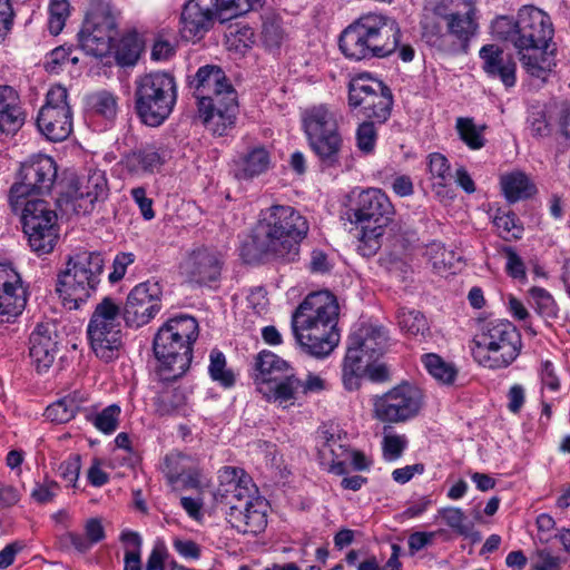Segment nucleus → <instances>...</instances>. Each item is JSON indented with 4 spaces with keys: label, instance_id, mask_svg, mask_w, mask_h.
<instances>
[{
    "label": "nucleus",
    "instance_id": "1",
    "mask_svg": "<svg viewBox=\"0 0 570 570\" xmlns=\"http://www.w3.org/2000/svg\"><path fill=\"white\" fill-rule=\"evenodd\" d=\"M492 36L510 42L531 77L543 81L556 66L554 28L551 18L534 6H523L517 17L500 16L491 23Z\"/></svg>",
    "mask_w": 570,
    "mask_h": 570
},
{
    "label": "nucleus",
    "instance_id": "2",
    "mask_svg": "<svg viewBox=\"0 0 570 570\" xmlns=\"http://www.w3.org/2000/svg\"><path fill=\"white\" fill-rule=\"evenodd\" d=\"M340 306L328 291L308 294L292 314V331L301 348L315 357L330 355L340 343Z\"/></svg>",
    "mask_w": 570,
    "mask_h": 570
},
{
    "label": "nucleus",
    "instance_id": "3",
    "mask_svg": "<svg viewBox=\"0 0 570 570\" xmlns=\"http://www.w3.org/2000/svg\"><path fill=\"white\" fill-rule=\"evenodd\" d=\"M307 232V220L299 212L291 206L273 205L261 212L252 242L258 254L294 262L299 253V242Z\"/></svg>",
    "mask_w": 570,
    "mask_h": 570
},
{
    "label": "nucleus",
    "instance_id": "4",
    "mask_svg": "<svg viewBox=\"0 0 570 570\" xmlns=\"http://www.w3.org/2000/svg\"><path fill=\"white\" fill-rule=\"evenodd\" d=\"M193 86L198 100V114L205 126L223 136L238 112L237 92L218 66L206 65L196 72Z\"/></svg>",
    "mask_w": 570,
    "mask_h": 570
},
{
    "label": "nucleus",
    "instance_id": "5",
    "mask_svg": "<svg viewBox=\"0 0 570 570\" xmlns=\"http://www.w3.org/2000/svg\"><path fill=\"white\" fill-rule=\"evenodd\" d=\"M198 335V322L189 315L171 317L158 328L153 351L159 362L157 374L161 381H175L186 374Z\"/></svg>",
    "mask_w": 570,
    "mask_h": 570
},
{
    "label": "nucleus",
    "instance_id": "6",
    "mask_svg": "<svg viewBox=\"0 0 570 570\" xmlns=\"http://www.w3.org/2000/svg\"><path fill=\"white\" fill-rule=\"evenodd\" d=\"M400 28L395 21L381 14L368 13L346 27L338 39L345 58L354 61L386 57L400 42Z\"/></svg>",
    "mask_w": 570,
    "mask_h": 570
},
{
    "label": "nucleus",
    "instance_id": "7",
    "mask_svg": "<svg viewBox=\"0 0 570 570\" xmlns=\"http://www.w3.org/2000/svg\"><path fill=\"white\" fill-rule=\"evenodd\" d=\"M135 111L147 126H160L177 102L175 77L165 71L145 73L135 80Z\"/></svg>",
    "mask_w": 570,
    "mask_h": 570
},
{
    "label": "nucleus",
    "instance_id": "8",
    "mask_svg": "<svg viewBox=\"0 0 570 570\" xmlns=\"http://www.w3.org/2000/svg\"><path fill=\"white\" fill-rule=\"evenodd\" d=\"M104 265L98 252L80 250L68 257L57 282V292L66 307L77 309L91 296L100 283Z\"/></svg>",
    "mask_w": 570,
    "mask_h": 570
},
{
    "label": "nucleus",
    "instance_id": "9",
    "mask_svg": "<svg viewBox=\"0 0 570 570\" xmlns=\"http://www.w3.org/2000/svg\"><path fill=\"white\" fill-rule=\"evenodd\" d=\"M522 338L509 321L489 322L471 342V353L476 363L490 370L505 368L519 356Z\"/></svg>",
    "mask_w": 570,
    "mask_h": 570
},
{
    "label": "nucleus",
    "instance_id": "10",
    "mask_svg": "<svg viewBox=\"0 0 570 570\" xmlns=\"http://www.w3.org/2000/svg\"><path fill=\"white\" fill-rule=\"evenodd\" d=\"M249 480H230L219 490L222 501L228 508L227 521L242 533L257 534L267 525L266 504L253 498Z\"/></svg>",
    "mask_w": 570,
    "mask_h": 570
},
{
    "label": "nucleus",
    "instance_id": "11",
    "mask_svg": "<svg viewBox=\"0 0 570 570\" xmlns=\"http://www.w3.org/2000/svg\"><path fill=\"white\" fill-rule=\"evenodd\" d=\"M90 348L101 361L109 363L122 347L121 308L111 297H104L95 307L87 326Z\"/></svg>",
    "mask_w": 570,
    "mask_h": 570
},
{
    "label": "nucleus",
    "instance_id": "12",
    "mask_svg": "<svg viewBox=\"0 0 570 570\" xmlns=\"http://www.w3.org/2000/svg\"><path fill=\"white\" fill-rule=\"evenodd\" d=\"M118 37L117 13L108 1L91 0L80 31V48L88 55L104 57Z\"/></svg>",
    "mask_w": 570,
    "mask_h": 570
},
{
    "label": "nucleus",
    "instance_id": "13",
    "mask_svg": "<svg viewBox=\"0 0 570 570\" xmlns=\"http://www.w3.org/2000/svg\"><path fill=\"white\" fill-rule=\"evenodd\" d=\"M303 127L312 150L323 163L332 166L337 163L342 147L338 131V115L325 105L305 110Z\"/></svg>",
    "mask_w": 570,
    "mask_h": 570
},
{
    "label": "nucleus",
    "instance_id": "14",
    "mask_svg": "<svg viewBox=\"0 0 570 570\" xmlns=\"http://www.w3.org/2000/svg\"><path fill=\"white\" fill-rule=\"evenodd\" d=\"M423 400L419 387L402 383L373 397V416L383 423H402L419 414Z\"/></svg>",
    "mask_w": 570,
    "mask_h": 570
},
{
    "label": "nucleus",
    "instance_id": "15",
    "mask_svg": "<svg viewBox=\"0 0 570 570\" xmlns=\"http://www.w3.org/2000/svg\"><path fill=\"white\" fill-rule=\"evenodd\" d=\"M57 168L53 159L40 156L22 164L18 180L10 188L9 202L13 212L19 209L21 198L48 193L56 179Z\"/></svg>",
    "mask_w": 570,
    "mask_h": 570
},
{
    "label": "nucleus",
    "instance_id": "16",
    "mask_svg": "<svg viewBox=\"0 0 570 570\" xmlns=\"http://www.w3.org/2000/svg\"><path fill=\"white\" fill-rule=\"evenodd\" d=\"M39 131L51 141H62L72 131V111L68 102V91L62 86H53L46 96V104L37 116Z\"/></svg>",
    "mask_w": 570,
    "mask_h": 570
},
{
    "label": "nucleus",
    "instance_id": "17",
    "mask_svg": "<svg viewBox=\"0 0 570 570\" xmlns=\"http://www.w3.org/2000/svg\"><path fill=\"white\" fill-rule=\"evenodd\" d=\"M348 105L361 108L366 118L385 122L393 105L391 89L376 79H355L348 86Z\"/></svg>",
    "mask_w": 570,
    "mask_h": 570
},
{
    "label": "nucleus",
    "instance_id": "18",
    "mask_svg": "<svg viewBox=\"0 0 570 570\" xmlns=\"http://www.w3.org/2000/svg\"><path fill=\"white\" fill-rule=\"evenodd\" d=\"M163 288L157 281H146L136 285L128 294L121 317L129 327L148 324L160 311Z\"/></svg>",
    "mask_w": 570,
    "mask_h": 570
},
{
    "label": "nucleus",
    "instance_id": "19",
    "mask_svg": "<svg viewBox=\"0 0 570 570\" xmlns=\"http://www.w3.org/2000/svg\"><path fill=\"white\" fill-rule=\"evenodd\" d=\"M326 389V382L320 375L308 373L306 379H299L291 367L271 385H261L258 392L267 401L278 402L279 404L295 400L299 394L318 393Z\"/></svg>",
    "mask_w": 570,
    "mask_h": 570
},
{
    "label": "nucleus",
    "instance_id": "20",
    "mask_svg": "<svg viewBox=\"0 0 570 570\" xmlns=\"http://www.w3.org/2000/svg\"><path fill=\"white\" fill-rule=\"evenodd\" d=\"M223 264V258L217 250L198 247L186 255L179 265V271L186 282L203 286L219 279Z\"/></svg>",
    "mask_w": 570,
    "mask_h": 570
},
{
    "label": "nucleus",
    "instance_id": "21",
    "mask_svg": "<svg viewBox=\"0 0 570 570\" xmlns=\"http://www.w3.org/2000/svg\"><path fill=\"white\" fill-rule=\"evenodd\" d=\"M350 212L355 223L370 226L387 227L394 215V207L389 197L376 188L362 190Z\"/></svg>",
    "mask_w": 570,
    "mask_h": 570
},
{
    "label": "nucleus",
    "instance_id": "22",
    "mask_svg": "<svg viewBox=\"0 0 570 570\" xmlns=\"http://www.w3.org/2000/svg\"><path fill=\"white\" fill-rule=\"evenodd\" d=\"M218 18V0H189L181 10L180 32L188 41L200 40Z\"/></svg>",
    "mask_w": 570,
    "mask_h": 570
},
{
    "label": "nucleus",
    "instance_id": "23",
    "mask_svg": "<svg viewBox=\"0 0 570 570\" xmlns=\"http://www.w3.org/2000/svg\"><path fill=\"white\" fill-rule=\"evenodd\" d=\"M27 304L20 275L9 265L0 264V324L22 313Z\"/></svg>",
    "mask_w": 570,
    "mask_h": 570
},
{
    "label": "nucleus",
    "instance_id": "24",
    "mask_svg": "<svg viewBox=\"0 0 570 570\" xmlns=\"http://www.w3.org/2000/svg\"><path fill=\"white\" fill-rule=\"evenodd\" d=\"M58 332L52 322L39 323L29 336V356L38 373H46L58 354Z\"/></svg>",
    "mask_w": 570,
    "mask_h": 570
},
{
    "label": "nucleus",
    "instance_id": "25",
    "mask_svg": "<svg viewBox=\"0 0 570 570\" xmlns=\"http://www.w3.org/2000/svg\"><path fill=\"white\" fill-rule=\"evenodd\" d=\"M57 215L50 210L40 216L22 215L23 232L33 252L39 255L50 253L57 242Z\"/></svg>",
    "mask_w": 570,
    "mask_h": 570
},
{
    "label": "nucleus",
    "instance_id": "26",
    "mask_svg": "<svg viewBox=\"0 0 570 570\" xmlns=\"http://www.w3.org/2000/svg\"><path fill=\"white\" fill-rule=\"evenodd\" d=\"M160 471L174 489H197L200 485V474L194 460L179 451L165 455Z\"/></svg>",
    "mask_w": 570,
    "mask_h": 570
},
{
    "label": "nucleus",
    "instance_id": "27",
    "mask_svg": "<svg viewBox=\"0 0 570 570\" xmlns=\"http://www.w3.org/2000/svg\"><path fill=\"white\" fill-rule=\"evenodd\" d=\"M479 56L482 69L491 79H498L505 88H512L517 82V63L511 53L494 43L484 45Z\"/></svg>",
    "mask_w": 570,
    "mask_h": 570
},
{
    "label": "nucleus",
    "instance_id": "28",
    "mask_svg": "<svg viewBox=\"0 0 570 570\" xmlns=\"http://www.w3.org/2000/svg\"><path fill=\"white\" fill-rule=\"evenodd\" d=\"M75 193V209L83 214L92 212L95 205L105 202L109 195L105 173L99 169L89 170L86 176L78 180Z\"/></svg>",
    "mask_w": 570,
    "mask_h": 570
},
{
    "label": "nucleus",
    "instance_id": "29",
    "mask_svg": "<svg viewBox=\"0 0 570 570\" xmlns=\"http://www.w3.org/2000/svg\"><path fill=\"white\" fill-rule=\"evenodd\" d=\"M471 2L472 0H468L470 8L464 14L454 12L443 17L449 33L450 53H466L470 40L476 33L478 23Z\"/></svg>",
    "mask_w": 570,
    "mask_h": 570
},
{
    "label": "nucleus",
    "instance_id": "30",
    "mask_svg": "<svg viewBox=\"0 0 570 570\" xmlns=\"http://www.w3.org/2000/svg\"><path fill=\"white\" fill-rule=\"evenodd\" d=\"M26 112L18 91L0 83V132L14 136L24 125Z\"/></svg>",
    "mask_w": 570,
    "mask_h": 570
},
{
    "label": "nucleus",
    "instance_id": "31",
    "mask_svg": "<svg viewBox=\"0 0 570 570\" xmlns=\"http://www.w3.org/2000/svg\"><path fill=\"white\" fill-rule=\"evenodd\" d=\"M372 363H375V361L370 358L362 348H358L350 341L342 368V381L344 387L347 391L357 390L361 386V380Z\"/></svg>",
    "mask_w": 570,
    "mask_h": 570
},
{
    "label": "nucleus",
    "instance_id": "32",
    "mask_svg": "<svg viewBox=\"0 0 570 570\" xmlns=\"http://www.w3.org/2000/svg\"><path fill=\"white\" fill-rule=\"evenodd\" d=\"M85 534L67 532L59 538L60 548L63 550L73 547L79 553L88 552L94 544L106 538L105 528L99 518H90L83 525Z\"/></svg>",
    "mask_w": 570,
    "mask_h": 570
},
{
    "label": "nucleus",
    "instance_id": "33",
    "mask_svg": "<svg viewBox=\"0 0 570 570\" xmlns=\"http://www.w3.org/2000/svg\"><path fill=\"white\" fill-rule=\"evenodd\" d=\"M350 341L376 362L385 351L387 336L382 327L362 325L350 336Z\"/></svg>",
    "mask_w": 570,
    "mask_h": 570
},
{
    "label": "nucleus",
    "instance_id": "34",
    "mask_svg": "<svg viewBox=\"0 0 570 570\" xmlns=\"http://www.w3.org/2000/svg\"><path fill=\"white\" fill-rule=\"evenodd\" d=\"M289 368L291 365L278 355L269 351H262L255 360V382L257 389L261 385H271Z\"/></svg>",
    "mask_w": 570,
    "mask_h": 570
},
{
    "label": "nucleus",
    "instance_id": "35",
    "mask_svg": "<svg viewBox=\"0 0 570 570\" xmlns=\"http://www.w3.org/2000/svg\"><path fill=\"white\" fill-rule=\"evenodd\" d=\"M271 165L268 151L263 147H255L235 160V177L237 179H252L264 174Z\"/></svg>",
    "mask_w": 570,
    "mask_h": 570
},
{
    "label": "nucleus",
    "instance_id": "36",
    "mask_svg": "<svg viewBox=\"0 0 570 570\" xmlns=\"http://www.w3.org/2000/svg\"><path fill=\"white\" fill-rule=\"evenodd\" d=\"M502 191L510 203L528 198L535 193V186L522 171H512L501 176Z\"/></svg>",
    "mask_w": 570,
    "mask_h": 570
},
{
    "label": "nucleus",
    "instance_id": "37",
    "mask_svg": "<svg viewBox=\"0 0 570 570\" xmlns=\"http://www.w3.org/2000/svg\"><path fill=\"white\" fill-rule=\"evenodd\" d=\"M396 320L400 330L410 337L425 336L430 332L426 317L417 309L400 307Z\"/></svg>",
    "mask_w": 570,
    "mask_h": 570
},
{
    "label": "nucleus",
    "instance_id": "38",
    "mask_svg": "<svg viewBox=\"0 0 570 570\" xmlns=\"http://www.w3.org/2000/svg\"><path fill=\"white\" fill-rule=\"evenodd\" d=\"M154 405L161 416L178 414L186 405V395L179 389H164L155 397Z\"/></svg>",
    "mask_w": 570,
    "mask_h": 570
},
{
    "label": "nucleus",
    "instance_id": "39",
    "mask_svg": "<svg viewBox=\"0 0 570 570\" xmlns=\"http://www.w3.org/2000/svg\"><path fill=\"white\" fill-rule=\"evenodd\" d=\"M163 164V157L155 147H145L132 151L126 157V166L130 171H153Z\"/></svg>",
    "mask_w": 570,
    "mask_h": 570
},
{
    "label": "nucleus",
    "instance_id": "40",
    "mask_svg": "<svg viewBox=\"0 0 570 570\" xmlns=\"http://www.w3.org/2000/svg\"><path fill=\"white\" fill-rule=\"evenodd\" d=\"M485 126H476L473 118L459 117L456 119L455 129L459 134L460 139L473 150H478L484 147L485 138L484 130Z\"/></svg>",
    "mask_w": 570,
    "mask_h": 570
},
{
    "label": "nucleus",
    "instance_id": "41",
    "mask_svg": "<svg viewBox=\"0 0 570 570\" xmlns=\"http://www.w3.org/2000/svg\"><path fill=\"white\" fill-rule=\"evenodd\" d=\"M79 410L80 401L77 396L67 395L50 404L45 411V416L51 422L62 424L69 422Z\"/></svg>",
    "mask_w": 570,
    "mask_h": 570
},
{
    "label": "nucleus",
    "instance_id": "42",
    "mask_svg": "<svg viewBox=\"0 0 570 570\" xmlns=\"http://www.w3.org/2000/svg\"><path fill=\"white\" fill-rule=\"evenodd\" d=\"M439 513L444 519L445 523L458 534L465 538H472L473 541L480 540L479 532L474 531L472 522H465L466 517L460 508H444L440 510Z\"/></svg>",
    "mask_w": 570,
    "mask_h": 570
},
{
    "label": "nucleus",
    "instance_id": "43",
    "mask_svg": "<svg viewBox=\"0 0 570 570\" xmlns=\"http://www.w3.org/2000/svg\"><path fill=\"white\" fill-rule=\"evenodd\" d=\"M264 0H218V19L220 22L246 14L261 8Z\"/></svg>",
    "mask_w": 570,
    "mask_h": 570
},
{
    "label": "nucleus",
    "instance_id": "44",
    "mask_svg": "<svg viewBox=\"0 0 570 570\" xmlns=\"http://www.w3.org/2000/svg\"><path fill=\"white\" fill-rule=\"evenodd\" d=\"M386 227L382 225L362 226V234L358 238L357 250L364 257H371L377 253L382 246V237Z\"/></svg>",
    "mask_w": 570,
    "mask_h": 570
},
{
    "label": "nucleus",
    "instance_id": "45",
    "mask_svg": "<svg viewBox=\"0 0 570 570\" xmlns=\"http://www.w3.org/2000/svg\"><path fill=\"white\" fill-rule=\"evenodd\" d=\"M141 53V43L136 35L121 38L116 50V61L122 67L136 65Z\"/></svg>",
    "mask_w": 570,
    "mask_h": 570
},
{
    "label": "nucleus",
    "instance_id": "46",
    "mask_svg": "<svg viewBox=\"0 0 570 570\" xmlns=\"http://www.w3.org/2000/svg\"><path fill=\"white\" fill-rule=\"evenodd\" d=\"M422 361L428 372L436 380L445 384L454 382L456 376L455 367L445 363L439 355L425 354L423 355Z\"/></svg>",
    "mask_w": 570,
    "mask_h": 570
},
{
    "label": "nucleus",
    "instance_id": "47",
    "mask_svg": "<svg viewBox=\"0 0 570 570\" xmlns=\"http://www.w3.org/2000/svg\"><path fill=\"white\" fill-rule=\"evenodd\" d=\"M425 256L438 272L450 269L454 261H456L455 253L453 250H446L444 245L436 240L426 245Z\"/></svg>",
    "mask_w": 570,
    "mask_h": 570
},
{
    "label": "nucleus",
    "instance_id": "48",
    "mask_svg": "<svg viewBox=\"0 0 570 570\" xmlns=\"http://www.w3.org/2000/svg\"><path fill=\"white\" fill-rule=\"evenodd\" d=\"M423 38L431 46L449 51V33L443 32L436 17H425L422 22Z\"/></svg>",
    "mask_w": 570,
    "mask_h": 570
},
{
    "label": "nucleus",
    "instance_id": "49",
    "mask_svg": "<svg viewBox=\"0 0 570 570\" xmlns=\"http://www.w3.org/2000/svg\"><path fill=\"white\" fill-rule=\"evenodd\" d=\"M208 370L210 377L214 381L219 382L223 386L229 387L234 384V374L232 371L226 370V358L220 351H212L210 364Z\"/></svg>",
    "mask_w": 570,
    "mask_h": 570
},
{
    "label": "nucleus",
    "instance_id": "50",
    "mask_svg": "<svg viewBox=\"0 0 570 570\" xmlns=\"http://www.w3.org/2000/svg\"><path fill=\"white\" fill-rule=\"evenodd\" d=\"M120 413V407L117 404H111L94 415L91 422L100 432L110 434L118 428Z\"/></svg>",
    "mask_w": 570,
    "mask_h": 570
},
{
    "label": "nucleus",
    "instance_id": "51",
    "mask_svg": "<svg viewBox=\"0 0 570 570\" xmlns=\"http://www.w3.org/2000/svg\"><path fill=\"white\" fill-rule=\"evenodd\" d=\"M69 14L70 4L68 0H50L48 20L49 31L52 35L60 33Z\"/></svg>",
    "mask_w": 570,
    "mask_h": 570
},
{
    "label": "nucleus",
    "instance_id": "52",
    "mask_svg": "<svg viewBox=\"0 0 570 570\" xmlns=\"http://www.w3.org/2000/svg\"><path fill=\"white\" fill-rule=\"evenodd\" d=\"M552 121H554V118H550L549 104L544 110L532 112L528 118L532 137L537 139L550 137L552 134Z\"/></svg>",
    "mask_w": 570,
    "mask_h": 570
},
{
    "label": "nucleus",
    "instance_id": "53",
    "mask_svg": "<svg viewBox=\"0 0 570 570\" xmlns=\"http://www.w3.org/2000/svg\"><path fill=\"white\" fill-rule=\"evenodd\" d=\"M529 294L533 301L535 311L546 317H556L558 314L557 304L552 295L541 287H532L529 289Z\"/></svg>",
    "mask_w": 570,
    "mask_h": 570
},
{
    "label": "nucleus",
    "instance_id": "54",
    "mask_svg": "<svg viewBox=\"0 0 570 570\" xmlns=\"http://www.w3.org/2000/svg\"><path fill=\"white\" fill-rule=\"evenodd\" d=\"M262 38L267 48L273 49L279 47L284 38V31L277 18H265L262 27Z\"/></svg>",
    "mask_w": 570,
    "mask_h": 570
},
{
    "label": "nucleus",
    "instance_id": "55",
    "mask_svg": "<svg viewBox=\"0 0 570 570\" xmlns=\"http://www.w3.org/2000/svg\"><path fill=\"white\" fill-rule=\"evenodd\" d=\"M429 171L431 176L439 179V186L444 187L451 179L450 164L446 157L440 153H433L429 156Z\"/></svg>",
    "mask_w": 570,
    "mask_h": 570
},
{
    "label": "nucleus",
    "instance_id": "56",
    "mask_svg": "<svg viewBox=\"0 0 570 570\" xmlns=\"http://www.w3.org/2000/svg\"><path fill=\"white\" fill-rule=\"evenodd\" d=\"M550 118L559 125L561 134L570 139V102L552 101L549 104Z\"/></svg>",
    "mask_w": 570,
    "mask_h": 570
},
{
    "label": "nucleus",
    "instance_id": "57",
    "mask_svg": "<svg viewBox=\"0 0 570 570\" xmlns=\"http://www.w3.org/2000/svg\"><path fill=\"white\" fill-rule=\"evenodd\" d=\"M493 223L501 237L505 239L510 237L515 239L521 237L522 228L517 225V218L513 213L498 214Z\"/></svg>",
    "mask_w": 570,
    "mask_h": 570
},
{
    "label": "nucleus",
    "instance_id": "58",
    "mask_svg": "<svg viewBox=\"0 0 570 570\" xmlns=\"http://www.w3.org/2000/svg\"><path fill=\"white\" fill-rule=\"evenodd\" d=\"M377 132L373 121L362 122L356 130V142L360 150L370 154L374 150Z\"/></svg>",
    "mask_w": 570,
    "mask_h": 570
},
{
    "label": "nucleus",
    "instance_id": "59",
    "mask_svg": "<svg viewBox=\"0 0 570 570\" xmlns=\"http://www.w3.org/2000/svg\"><path fill=\"white\" fill-rule=\"evenodd\" d=\"M406 444L407 440L403 435H385L382 442L384 458L390 461L399 459L406 448Z\"/></svg>",
    "mask_w": 570,
    "mask_h": 570
},
{
    "label": "nucleus",
    "instance_id": "60",
    "mask_svg": "<svg viewBox=\"0 0 570 570\" xmlns=\"http://www.w3.org/2000/svg\"><path fill=\"white\" fill-rule=\"evenodd\" d=\"M81 469V461L79 454H71L67 460L60 463L58 472L59 475L69 483V485L76 488L79 473Z\"/></svg>",
    "mask_w": 570,
    "mask_h": 570
},
{
    "label": "nucleus",
    "instance_id": "61",
    "mask_svg": "<svg viewBox=\"0 0 570 570\" xmlns=\"http://www.w3.org/2000/svg\"><path fill=\"white\" fill-rule=\"evenodd\" d=\"M533 570H560L561 560L559 557L553 556L548 549H540L532 556Z\"/></svg>",
    "mask_w": 570,
    "mask_h": 570
},
{
    "label": "nucleus",
    "instance_id": "62",
    "mask_svg": "<svg viewBox=\"0 0 570 570\" xmlns=\"http://www.w3.org/2000/svg\"><path fill=\"white\" fill-rule=\"evenodd\" d=\"M94 108L101 116L112 118L117 111L116 98L109 92H99L94 97Z\"/></svg>",
    "mask_w": 570,
    "mask_h": 570
},
{
    "label": "nucleus",
    "instance_id": "63",
    "mask_svg": "<svg viewBox=\"0 0 570 570\" xmlns=\"http://www.w3.org/2000/svg\"><path fill=\"white\" fill-rule=\"evenodd\" d=\"M50 207L47 202L39 198L29 199L21 198V205L19 206V209L16 212H21L22 215H31V216H40L50 212Z\"/></svg>",
    "mask_w": 570,
    "mask_h": 570
},
{
    "label": "nucleus",
    "instance_id": "64",
    "mask_svg": "<svg viewBox=\"0 0 570 570\" xmlns=\"http://www.w3.org/2000/svg\"><path fill=\"white\" fill-rule=\"evenodd\" d=\"M173 547L185 559L197 560L200 557V547L194 540L175 538Z\"/></svg>",
    "mask_w": 570,
    "mask_h": 570
}]
</instances>
